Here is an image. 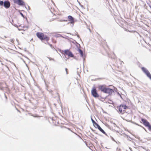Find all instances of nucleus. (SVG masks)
I'll use <instances>...</instances> for the list:
<instances>
[{"mask_svg":"<svg viewBox=\"0 0 151 151\" xmlns=\"http://www.w3.org/2000/svg\"><path fill=\"white\" fill-rule=\"evenodd\" d=\"M65 71H66V73L67 74H68V69L67 68H65Z\"/></svg>","mask_w":151,"mask_h":151,"instance_id":"17","label":"nucleus"},{"mask_svg":"<svg viewBox=\"0 0 151 151\" xmlns=\"http://www.w3.org/2000/svg\"><path fill=\"white\" fill-rule=\"evenodd\" d=\"M4 6L6 9L9 8L10 6V2L8 0L5 1L4 2Z\"/></svg>","mask_w":151,"mask_h":151,"instance_id":"10","label":"nucleus"},{"mask_svg":"<svg viewBox=\"0 0 151 151\" xmlns=\"http://www.w3.org/2000/svg\"><path fill=\"white\" fill-rule=\"evenodd\" d=\"M117 108H118L119 113L123 114L125 112L126 109L128 108V107L125 104H122Z\"/></svg>","mask_w":151,"mask_h":151,"instance_id":"2","label":"nucleus"},{"mask_svg":"<svg viewBox=\"0 0 151 151\" xmlns=\"http://www.w3.org/2000/svg\"><path fill=\"white\" fill-rule=\"evenodd\" d=\"M64 53L66 55H68L69 57H73V55L71 52L70 51L68 50H65Z\"/></svg>","mask_w":151,"mask_h":151,"instance_id":"12","label":"nucleus"},{"mask_svg":"<svg viewBox=\"0 0 151 151\" xmlns=\"http://www.w3.org/2000/svg\"><path fill=\"white\" fill-rule=\"evenodd\" d=\"M14 3L17 4L19 5H23L24 2L21 0H13Z\"/></svg>","mask_w":151,"mask_h":151,"instance_id":"13","label":"nucleus"},{"mask_svg":"<svg viewBox=\"0 0 151 151\" xmlns=\"http://www.w3.org/2000/svg\"><path fill=\"white\" fill-rule=\"evenodd\" d=\"M68 21L70 23L73 24L74 23V19L71 16H69L68 17Z\"/></svg>","mask_w":151,"mask_h":151,"instance_id":"14","label":"nucleus"},{"mask_svg":"<svg viewBox=\"0 0 151 151\" xmlns=\"http://www.w3.org/2000/svg\"><path fill=\"white\" fill-rule=\"evenodd\" d=\"M114 92V90L109 88L106 87L104 93L108 94L109 95H112V93Z\"/></svg>","mask_w":151,"mask_h":151,"instance_id":"9","label":"nucleus"},{"mask_svg":"<svg viewBox=\"0 0 151 151\" xmlns=\"http://www.w3.org/2000/svg\"><path fill=\"white\" fill-rule=\"evenodd\" d=\"M77 51L80 54L81 56V57H83V53L81 49L79 48H78L77 49Z\"/></svg>","mask_w":151,"mask_h":151,"instance_id":"15","label":"nucleus"},{"mask_svg":"<svg viewBox=\"0 0 151 151\" xmlns=\"http://www.w3.org/2000/svg\"><path fill=\"white\" fill-rule=\"evenodd\" d=\"M50 45V46L51 47H52V45Z\"/></svg>","mask_w":151,"mask_h":151,"instance_id":"19","label":"nucleus"},{"mask_svg":"<svg viewBox=\"0 0 151 151\" xmlns=\"http://www.w3.org/2000/svg\"><path fill=\"white\" fill-rule=\"evenodd\" d=\"M91 121L93 123L94 126L96 128H97L98 129L104 134H106V133L105 132L101 127L100 126L96 123L92 119H91Z\"/></svg>","mask_w":151,"mask_h":151,"instance_id":"3","label":"nucleus"},{"mask_svg":"<svg viewBox=\"0 0 151 151\" xmlns=\"http://www.w3.org/2000/svg\"><path fill=\"white\" fill-rule=\"evenodd\" d=\"M141 121L143 124L146 127H148L149 130L151 131V125L150 123L146 119L142 118Z\"/></svg>","mask_w":151,"mask_h":151,"instance_id":"5","label":"nucleus"},{"mask_svg":"<svg viewBox=\"0 0 151 151\" xmlns=\"http://www.w3.org/2000/svg\"><path fill=\"white\" fill-rule=\"evenodd\" d=\"M91 121L93 123L94 126L96 128H97L98 129L104 134H106V133L105 132L101 127L100 126L96 123L92 119H91Z\"/></svg>","mask_w":151,"mask_h":151,"instance_id":"4","label":"nucleus"},{"mask_svg":"<svg viewBox=\"0 0 151 151\" xmlns=\"http://www.w3.org/2000/svg\"><path fill=\"white\" fill-rule=\"evenodd\" d=\"M55 76L54 77V80H55Z\"/></svg>","mask_w":151,"mask_h":151,"instance_id":"18","label":"nucleus"},{"mask_svg":"<svg viewBox=\"0 0 151 151\" xmlns=\"http://www.w3.org/2000/svg\"><path fill=\"white\" fill-rule=\"evenodd\" d=\"M3 4H4V2L2 1H0V5L1 6H2L3 5Z\"/></svg>","mask_w":151,"mask_h":151,"instance_id":"16","label":"nucleus"},{"mask_svg":"<svg viewBox=\"0 0 151 151\" xmlns=\"http://www.w3.org/2000/svg\"><path fill=\"white\" fill-rule=\"evenodd\" d=\"M106 88V86L104 85H100L98 87L99 89L104 93L105 91Z\"/></svg>","mask_w":151,"mask_h":151,"instance_id":"11","label":"nucleus"},{"mask_svg":"<svg viewBox=\"0 0 151 151\" xmlns=\"http://www.w3.org/2000/svg\"><path fill=\"white\" fill-rule=\"evenodd\" d=\"M141 69L147 76L151 80V75L149 71L146 68L143 67L141 68Z\"/></svg>","mask_w":151,"mask_h":151,"instance_id":"7","label":"nucleus"},{"mask_svg":"<svg viewBox=\"0 0 151 151\" xmlns=\"http://www.w3.org/2000/svg\"><path fill=\"white\" fill-rule=\"evenodd\" d=\"M141 69L147 76L151 80V75L149 71L146 68L143 67L141 68Z\"/></svg>","mask_w":151,"mask_h":151,"instance_id":"8","label":"nucleus"},{"mask_svg":"<svg viewBox=\"0 0 151 151\" xmlns=\"http://www.w3.org/2000/svg\"><path fill=\"white\" fill-rule=\"evenodd\" d=\"M36 36L38 38L41 40H45L48 41L50 40V38L47 36L45 35L42 32H38L36 33Z\"/></svg>","mask_w":151,"mask_h":151,"instance_id":"1","label":"nucleus"},{"mask_svg":"<svg viewBox=\"0 0 151 151\" xmlns=\"http://www.w3.org/2000/svg\"><path fill=\"white\" fill-rule=\"evenodd\" d=\"M92 95L95 98H98L99 97V95L97 92V91L95 87H94L92 88L91 90Z\"/></svg>","mask_w":151,"mask_h":151,"instance_id":"6","label":"nucleus"}]
</instances>
